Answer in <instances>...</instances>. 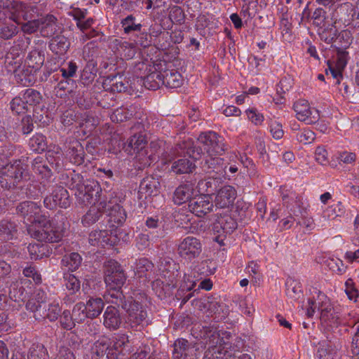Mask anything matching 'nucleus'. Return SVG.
<instances>
[{"instance_id": "10", "label": "nucleus", "mask_w": 359, "mask_h": 359, "mask_svg": "<svg viewBox=\"0 0 359 359\" xmlns=\"http://www.w3.org/2000/svg\"><path fill=\"white\" fill-rule=\"evenodd\" d=\"M124 309L127 313L126 323L128 327L135 330H141L144 326L148 325L147 312L142 304L133 301Z\"/></svg>"}, {"instance_id": "22", "label": "nucleus", "mask_w": 359, "mask_h": 359, "mask_svg": "<svg viewBox=\"0 0 359 359\" xmlns=\"http://www.w3.org/2000/svg\"><path fill=\"white\" fill-rule=\"evenodd\" d=\"M237 228L236 221L228 214L217 216L213 229L219 235L232 233Z\"/></svg>"}, {"instance_id": "34", "label": "nucleus", "mask_w": 359, "mask_h": 359, "mask_svg": "<svg viewBox=\"0 0 359 359\" xmlns=\"http://www.w3.org/2000/svg\"><path fill=\"white\" fill-rule=\"evenodd\" d=\"M104 306V302L101 298H90L85 304L88 318L91 319L97 318L101 313Z\"/></svg>"}, {"instance_id": "33", "label": "nucleus", "mask_w": 359, "mask_h": 359, "mask_svg": "<svg viewBox=\"0 0 359 359\" xmlns=\"http://www.w3.org/2000/svg\"><path fill=\"white\" fill-rule=\"evenodd\" d=\"M70 46V42L67 38L62 35L53 37L49 44L50 50L57 55L65 54Z\"/></svg>"}, {"instance_id": "26", "label": "nucleus", "mask_w": 359, "mask_h": 359, "mask_svg": "<svg viewBox=\"0 0 359 359\" xmlns=\"http://www.w3.org/2000/svg\"><path fill=\"white\" fill-rule=\"evenodd\" d=\"M209 156L201 165L203 170L207 173L215 172L217 174H222L225 172L226 165H224L223 158L219 157H212Z\"/></svg>"}, {"instance_id": "51", "label": "nucleus", "mask_w": 359, "mask_h": 359, "mask_svg": "<svg viewBox=\"0 0 359 359\" xmlns=\"http://www.w3.org/2000/svg\"><path fill=\"white\" fill-rule=\"evenodd\" d=\"M22 282L18 280H13L9 287V295L15 302L22 299L25 293V288L21 285Z\"/></svg>"}, {"instance_id": "50", "label": "nucleus", "mask_w": 359, "mask_h": 359, "mask_svg": "<svg viewBox=\"0 0 359 359\" xmlns=\"http://www.w3.org/2000/svg\"><path fill=\"white\" fill-rule=\"evenodd\" d=\"M62 264L68 267L69 271H74L80 266L82 258L77 252H72L69 255H66L62 260Z\"/></svg>"}, {"instance_id": "27", "label": "nucleus", "mask_w": 359, "mask_h": 359, "mask_svg": "<svg viewBox=\"0 0 359 359\" xmlns=\"http://www.w3.org/2000/svg\"><path fill=\"white\" fill-rule=\"evenodd\" d=\"M201 279L199 274L197 271L194 269L189 270L188 272H185L183 276V280L180 283V290L177 291L176 294L177 297H181L182 292L184 291L189 292L196 285V282Z\"/></svg>"}, {"instance_id": "3", "label": "nucleus", "mask_w": 359, "mask_h": 359, "mask_svg": "<svg viewBox=\"0 0 359 359\" xmlns=\"http://www.w3.org/2000/svg\"><path fill=\"white\" fill-rule=\"evenodd\" d=\"M149 73L144 77L143 84L149 90H156L161 86L176 88L184 82L181 74L175 69H170L171 64L165 60H157L149 65Z\"/></svg>"}, {"instance_id": "55", "label": "nucleus", "mask_w": 359, "mask_h": 359, "mask_svg": "<svg viewBox=\"0 0 359 359\" xmlns=\"http://www.w3.org/2000/svg\"><path fill=\"white\" fill-rule=\"evenodd\" d=\"M169 19L173 23L182 24L185 20V14L182 8L178 6H173L169 8Z\"/></svg>"}, {"instance_id": "2", "label": "nucleus", "mask_w": 359, "mask_h": 359, "mask_svg": "<svg viewBox=\"0 0 359 359\" xmlns=\"http://www.w3.org/2000/svg\"><path fill=\"white\" fill-rule=\"evenodd\" d=\"M202 153V148L194 146L193 141L189 138L179 142L175 147H168L167 150L161 154V158L165 163L172 162L170 171L175 175L189 174L196 169V165L187 158L175 159L184 155L197 160L201 158Z\"/></svg>"}, {"instance_id": "9", "label": "nucleus", "mask_w": 359, "mask_h": 359, "mask_svg": "<svg viewBox=\"0 0 359 359\" xmlns=\"http://www.w3.org/2000/svg\"><path fill=\"white\" fill-rule=\"evenodd\" d=\"M123 200L122 194L112 192L107 201L101 202L102 212L108 213L109 222L118 225L122 224L126 219V213L120 205Z\"/></svg>"}, {"instance_id": "19", "label": "nucleus", "mask_w": 359, "mask_h": 359, "mask_svg": "<svg viewBox=\"0 0 359 359\" xmlns=\"http://www.w3.org/2000/svg\"><path fill=\"white\" fill-rule=\"evenodd\" d=\"M103 86L106 90L122 93L126 92L130 88V83L123 75H110L104 80Z\"/></svg>"}, {"instance_id": "46", "label": "nucleus", "mask_w": 359, "mask_h": 359, "mask_svg": "<svg viewBox=\"0 0 359 359\" xmlns=\"http://www.w3.org/2000/svg\"><path fill=\"white\" fill-rule=\"evenodd\" d=\"M63 278L66 288L70 294H74L79 291L81 287L80 280L74 275L65 273Z\"/></svg>"}, {"instance_id": "18", "label": "nucleus", "mask_w": 359, "mask_h": 359, "mask_svg": "<svg viewBox=\"0 0 359 359\" xmlns=\"http://www.w3.org/2000/svg\"><path fill=\"white\" fill-rule=\"evenodd\" d=\"M237 196L236 189L230 185H224L215 194V205L218 208H229L232 206Z\"/></svg>"}, {"instance_id": "43", "label": "nucleus", "mask_w": 359, "mask_h": 359, "mask_svg": "<svg viewBox=\"0 0 359 359\" xmlns=\"http://www.w3.org/2000/svg\"><path fill=\"white\" fill-rule=\"evenodd\" d=\"M10 107L13 113L18 115L25 114L31 111L20 93L11 101Z\"/></svg>"}, {"instance_id": "23", "label": "nucleus", "mask_w": 359, "mask_h": 359, "mask_svg": "<svg viewBox=\"0 0 359 359\" xmlns=\"http://www.w3.org/2000/svg\"><path fill=\"white\" fill-rule=\"evenodd\" d=\"M194 184L187 182L178 186L173 194V202L177 205H182V203L192 199V196L194 192Z\"/></svg>"}, {"instance_id": "42", "label": "nucleus", "mask_w": 359, "mask_h": 359, "mask_svg": "<svg viewBox=\"0 0 359 359\" xmlns=\"http://www.w3.org/2000/svg\"><path fill=\"white\" fill-rule=\"evenodd\" d=\"M29 146L31 150L34 152H43L47 149L46 138L43 135L36 133L30 138Z\"/></svg>"}, {"instance_id": "36", "label": "nucleus", "mask_w": 359, "mask_h": 359, "mask_svg": "<svg viewBox=\"0 0 359 359\" xmlns=\"http://www.w3.org/2000/svg\"><path fill=\"white\" fill-rule=\"evenodd\" d=\"M156 180L151 176L144 177L141 181L139 187L140 198L144 197L146 198L147 196H151L156 190Z\"/></svg>"}, {"instance_id": "30", "label": "nucleus", "mask_w": 359, "mask_h": 359, "mask_svg": "<svg viewBox=\"0 0 359 359\" xmlns=\"http://www.w3.org/2000/svg\"><path fill=\"white\" fill-rule=\"evenodd\" d=\"M154 266L147 258L140 259L136 264L135 274L140 278H145L147 280L153 278V269Z\"/></svg>"}, {"instance_id": "44", "label": "nucleus", "mask_w": 359, "mask_h": 359, "mask_svg": "<svg viewBox=\"0 0 359 359\" xmlns=\"http://www.w3.org/2000/svg\"><path fill=\"white\" fill-rule=\"evenodd\" d=\"M286 294L290 298H297L302 293L300 283L292 278H288L285 282Z\"/></svg>"}, {"instance_id": "25", "label": "nucleus", "mask_w": 359, "mask_h": 359, "mask_svg": "<svg viewBox=\"0 0 359 359\" xmlns=\"http://www.w3.org/2000/svg\"><path fill=\"white\" fill-rule=\"evenodd\" d=\"M173 347V359H191L189 357L194 346L187 339H179L176 340Z\"/></svg>"}, {"instance_id": "49", "label": "nucleus", "mask_w": 359, "mask_h": 359, "mask_svg": "<svg viewBox=\"0 0 359 359\" xmlns=\"http://www.w3.org/2000/svg\"><path fill=\"white\" fill-rule=\"evenodd\" d=\"M72 316L75 323H83L88 318L85 304L83 302L76 304L73 307Z\"/></svg>"}, {"instance_id": "20", "label": "nucleus", "mask_w": 359, "mask_h": 359, "mask_svg": "<svg viewBox=\"0 0 359 359\" xmlns=\"http://www.w3.org/2000/svg\"><path fill=\"white\" fill-rule=\"evenodd\" d=\"M128 343H129V337L125 334H117L112 338H109L107 359H118L122 352V348Z\"/></svg>"}, {"instance_id": "8", "label": "nucleus", "mask_w": 359, "mask_h": 359, "mask_svg": "<svg viewBox=\"0 0 359 359\" xmlns=\"http://www.w3.org/2000/svg\"><path fill=\"white\" fill-rule=\"evenodd\" d=\"M198 143L209 156H220L227 149L224 138L215 132L201 133L198 137Z\"/></svg>"}, {"instance_id": "1", "label": "nucleus", "mask_w": 359, "mask_h": 359, "mask_svg": "<svg viewBox=\"0 0 359 359\" xmlns=\"http://www.w3.org/2000/svg\"><path fill=\"white\" fill-rule=\"evenodd\" d=\"M16 213L30 223L38 224L39 227L29 228L28 232L34 239L45 243H57L62 240L68 227L69 222L62 212H57L52 220L43 213L36 203L25 201L16 206Z\"/></svg>"}, {"instance_id": "48", "label": "nucleus", "mask_w": 359, "mask_h": 359, "mask_svg": "<svg viewBox=\"0 0 359 359\" xmlns=\"http://www.w3.org/2000/svg\"><path fill=\"white\" fill-rule=\"evenodd\" d=\"M108 232L104 231H94L89 234L88 241L91 245H104L107 244L109 238H107Z\"/></svg>"}, {"instance_id": "29", "label": "nucleus", "mask_w": 359, "mask_h": 359, "mask_svg": "<svg viewBox=\"0 0 359 359\" xmlns=\"http://www.w3.org/2000/svg\"><path fill=\"white\" fill-rule=\"evenodd\" d=\"M32 170L36 175L41 177V180L46 181H48L53 175L51 168L48 166L46 160L41 156H37L34 159Z\"/></svg>"}, {"instance_id": "63", "label": "nucleus", "mask_w": 359, "mask_h": 359, "mask_svg": "<svg viewBox=\"0 0 359 359\" xmlns=\"http://www.w3.org/2000/svg\"><path fill=\"white\" fill-rule=\"evenodd\" d=\"M77 70V66L73 61L69 62L66 66L60 69L63 79H69L74 77Z\"/></svg>"}, {"instance_id": "37", "label": "nucleus", "mask_w": 359, "mask_h": 359, "mask_svg": "<svg viewBox=\"0 0 359 359\" xmlns=\"http://www.w3.org/2000/svg\"><path fill=\"white\" fill-rule=\"evenodd\" d=\"M84 149L81 144L75 141L69 148V156L71 161L76 165H81L84 162Z\"/></svg>"}, {"instance_id": "41", "label": "nucleus", "mask_w": 359, "mask_h": 359, "mask_svg": "<svg viewBox=\"0 0 359 359\" xmlns=\"http://www.w3.org/2000/svg\"><path fill=\"white\" fill-rule=\"evenodd\" d=\"M102 208L101 203L99 207L92 206L82 217V224L84 226H90L99 220L102 216Z\"/></svg>"}, {"instance_id": "16", "label": "nucleus", "mask_w": 359, "mask_h": 359, "mask_svg": "<svg viewBox=\"0 0 359 359\" xmlns=\"http://www.w3.org/2000/svg\"><path fill=\"white\" fill-rule=\"evenodd\" d=\"M39 8L36 6L28 5L22 1L15 3L13 6V15L9 18L17 24H20L21 20H29L35 15H39Z\"/></svg>"}, {"instance_id": "6", "label": "nucleus", "mask_w": 359, "mask_h": 359, "mask_svg": "<svg viewBox=\"0 0 359 359\" xmlns=\"http://www.w3.org/2000/svg\"><path fill=\"white\" fill-rule=\"evenodd\" d=\"M26 166L20 160L15 161L13 163L6 165L0 175V184L6 189L17 187L27 176Z\"/></svg>"}, {"instance_id": "5", "label": "nucleus", "mask_w": 359, "mask_h": 359, "mask_svg": "<svg viewBox=\"0 0 359 359\" xmlns=\"http://www.w3.org/2000/svg\"><path fill=\"white\" fill-rule=\"evenodd\" d=\"M168 263L169 264L168 269L160 268L162 277L165 280L156 278L151 283L153 290L160 298L165 297L171 293V289L177 286V278L180 276L178 265L173 262L172 266L170 262ZM161 266H163L161 265Z\"/></svg>"}, {"instance_id": "56", "label": "nucleus", "mask_w": 359, "mask_h": 359, "mask_svg": "<svg viewBox=\"0 0 359 359\" xmlns=\"http://www.w3.org/2000/svg\"><path fill=\"white\" fill-rule=\"evenodd\" d=\"M147 144L144 135L139 134L133 135L128 140V147L134 151L142 150Z\"/></svg>"}, {"instance_id": "13", "label": "nucleus", "mask_w": 359, "mask_h": 359, "mask_svg": "<svg viewBox=\"0 0 359 359\" xmlns=\"http://www.w3.org/2000/svg\"><path fill=\"white\" fill-rule=\"evenodd\" d=\"M293 109L296 112V118L307 124L316 123L320 118L318 110L311 109L309 102L300 99L293 104Z\"/></svg>"}, {"instance_id": "24", "label": "nucleus", "mask_w": 359, "mask_h": 359, "mask_svg": "<svg viewBox=\"0 0 359 359\" xmlns=\"http://www.w3.org/2000/svg\"><path fill=\"white\" fill-rule=\"evenodd\" d=\"M34 72L26 65H19L14 69V77L17 83L23 86H29L34 84L36 78Z\"/></svg>"}, {"instance_id": "17", "label": "nucleus", "mask_w": 359, "mask_h": 359, "mask_svg": "<svg viewBox=\"0 0 359 359\" xmlns=\"http://www.w3.org/2000/svg\"><path fill=\"white\" fill-rule=\"evenodd\" d=\"M190 212L201 217L212 210L213 203L209 195L194 197L188 204Z\"/></svg>"}, {"instance_id": "57", "label": "nucleus", "mask_w": 359, "mask_h": 359, "mask_svg": "<svg viewBox=\"0 0 359 359\" xmlns=\"http://www.w3.org/2000/svg\"><path fill=\"white\" fill-rule=\"evenodd\" d=\"M338 30L336 27L332 25L330 27L324 29L320 34L321 40L327 43H332L337 40Z\"/></svg>"}, {"instance_id": "14", "label": "nucleus", "mask_w": 359, "mask_h": 359, "mask_svg": "<svg viewBox=\"0 0 359 359\" xmlns=\"http://www.w3.org/2000/svg\"><path fill=\"white\" fill-rule=\"evenodd\" d=\"M177 250L181 257L191 260L198 257L202 252V244L199 239L187 236L180 242Z\"/></svg>"}, {"instance_id": "62", "label": "nucleus", "mask_w": 359, "mask_h": 359, "mask_svg": "<svg viewBox=\"0 0 359 359\" xmlns=\"http://www.w3.org/2000/svg\"><path fill=\"white\" fill-rule=\"evenodd\" d=\"M217 332V328L213 326H204L201 330V337L208 339V344L210 346L211 342L215 340V337L219 339Z\"/></svg>"}, {"instance_id": "12", "label": "nucleus", "mask_w": 359, "mask_h": 359, "mask_svg": "<svg viewBox=\"0 0 359 359\" xmlns=\"http://www.w3.org/2000/svg\"><path fill=\"white\" fill-rule=\"evenodd\" d=\"M219 339L215 337V340L212 341L209 346L208 350L205 353V359L219 358L222 354H225L226 351L224 349L229 348L230 338L231 334L229 332L218 331Z\"/></svg>"}, {"instance_id": "58", "label": "nucleus", "mask_w": 359, "mask_h": 359, "mask_svg": "<svg viewBox=\"0 0 359 359\" xmlns=\"http://www.w3.org/2000/svg\"><path fill=\"white\" fill-rule=\"evenodd\" d=\"M50 165V168L55 171L60 172L62 169V161L60 156H55L53 151H48L45 159Z\"/></svg>"}, {"instance_id": "64", "label": "nucleus", "mask_w": 359, "mask_h": 359, "mask_svg": "<svg viewBox=\"0 0 359 359\" xmlns=\"http://www.w3.org/2000/svg\"><path fill=\"white\" fill-rule=\"evenodd\" d=\"M327 266L332 271L337 273H342L345 272L346 266L344 264L343 262L339 259H329L326 261Z\"/></svg>"}, {"instance_id": "39", "label": "nucleus", "mask_w": 359, "mask_h": 359, "mask_svg": "<svg viewBox=\"0 0 359 359\" xmlns=\"http://www.w3.org/2000/svg\"><path fill=\"white\" fill-rule=\"evenodd\" d=\"M20 94L30 110L37 104H40L42 100L41 93L33 88H27Z\"/></svg>"}, {"instance_id": "59", "label": "nucleus", "mask_w": 359, "mask_h": 359, "mask_svg": "<svg viewBox=\"0 0 359 359\" xmlns=\"http://www.w3.org/2000/svg\"><path fill=\"white\" fill-rule=\"evenodd\" d=\"M60 316V323L62 328L67 330H71L75 327L76 323L74 321L70 311L65 310Z\"/></svg>"}, {"instance_id": "15", "label": "nucleus", "mask_w": 359, "mask_h": 359, "mask_svg": "<svg viewBox=\"0 0 359 359\" xmlns=\"http://www.w3.org/2000/svg\"><path fill=\"white\" fill-rule=\"evenodd\" d=\"M70 203L69 192L62 187H56L52 194L47 196L43 200L44 206L49 210H53L57 206L67 208L70 205Z\"/></svg>"}, {"instance_id": "47", "label": "nucleus", "mask_w": 359, "mask_h": 359, "mask_svg": "<svg viewBox=\"0 0 359 359\" xmlns=\"http://www.w3.org/2000/svg\"><path fill=\"white\" fill-rule=\"evenodd\" d=\"M107 302L121 306L123 303L124 295L121 291V288H109L107 293L104 296Z\"/></svg>"}, {"instance_id": "45", "label": "nucleus", "mask_w": 359, "mask_h": 359, "mask_svg": "<svg viewBox=\"0 0 359 359\" xmlns=\"http://www.w3.org/2000/svg\"><path fill=\"white\" fill-rule=\"evenodd\" d=\"M122 27L125 34H130L133 32H140L142 25L137 23L135 18L133 15H129L121 21Z\"/></svg>"}, {"instance_id": "4", "label": "nucleus", "mask_w": 359, "mask_h": 359, "mask_svg": "<svg viewBox=\"0 0 359 359\" xmlns=\"http://www.w3.org/2000/svg\"><path fill=\"white\" fill-rule=\"evenodd\" d=\"M320 312L321 323L327 327H337L341 323L340 316L335 311L327 297L318 292L316 299H309L306 316L311 318L316 309Z\"/></svg>"}, {"instance_id": "11", "label": "nucleus", "mask_w": 359, "mask_h": 359, "mask_svg": "<svg viewBox=\"0 0 359 359\" xmlns=\"http://www.w3.org/2000/svg\"><path fill=\"white\" fill-rule=\"evenodd\" d=\"M104 282L109 288H122L126 276L121 264L110 259L104 263Z\"/></svg>"}, {"instance_id": "28", "label": "nucleus", "mask_w": 359, "mask_h": 359, "mask_svg": "<svg viewBox=\"0 0 359 359\" xmlns=\"http://www.w3.org/2000/svg\"><path fill=\"white\" fill-rule=\"evenodd\" d=\"M40 31L44 37H50L55 34L57 30V18L50 14L39 18Z\"/></svg>"}, {"instance_id": "21", "label": "nucleus", "mask_w": 359, "mask_h": 359, "mask_svg": "<svg viewBox=\"0 0 359 359\" xmlns=\"http://www.w3.org/2000/svg\"><path fill=\"white\" fill-rule=\"evenodd\" d=\"M122 323V318L119 310L114 306H109L103 314V325L109 330H118Z\"/></svg>"}, {"instance_id": "52", "label": "nucleus", "mask_w": 359, "mask_h": 359, "mask_svg": "<svg viewBox=\"0 0 359 359\" xmlns=\"http://www.w3.org/2000/svg\"><path fill=\"white\" fill-rule=\"evenodd\" d=\"M344 208L341 203L339 202L337 204L328 207L323 212V218L325 220H332L338 217H341L344 214Z\"/></svg>"}, {"instance_id": "38", "label": "nucleus", "mask_w": 359, "mask_h": 359, "mask_svg": "<svg viewBox=\"0 0 359 359\" xmlns=\"http://www.w3.org/2000/svg\"><path fill=\"white\" fill-rule=\"evenodd\" d=\"M30 258L34 260L41 259L49 255L48 246L44 244L33 243L27 247Z\"/></svg>"}, {"instance_id": "40", "label": "nucleus", "mask_w": 359, "mask_h": 359, "mask_svg": "<svg viewBox=\"0 0 359 359\" xmlns=\"http://www.w3.org/2000/svg\"><path fill=\"white\" fill-rule=\"evenodd\" d=\"M25 307L27 310L34 313V318L36 320L45 319L46 304L29 299L26 303Z\"/></svg>"}, {"instance_id": "32", "label": "nucleus", "mask_w": 359, "mask_h": 359, "mask_svg": "<svg viewBox=\"0 0 359 359\" xmlns=\"http://www.w3.org/2000/svg\"><path fill=\"white\" fill-rule=\"evenodd\" d=\"M114 43L118 52L126 59H132L135 55L137 52L135 43L121 39H115Z\"/></svg>"}, {"instance_id": "61", "label": "nucleus", "mask_w": 359, "mask_h": 359, "mask_svg": "<svg viewBox=\"0 0 359 359\" xmlns=\"http://www.w3.org/2000/svg\"><path fill=\"white\" fill-rule=\"evenodd\" d=\"M296 138L299 142L306 144L315 140L316 135L309 129H304L297 133Z\"/></svg>"}, {"instance_id": "31", "label": "nucleus", "mask_w": 359, "mask_h": 359, "mask_svg": "<svg viewBox=\"0 0 359 359\" xmlns=\"http://www.w3.org/2000/svg\"><path fill=\"white\" fill-rule=\"evenodd\" d=\"M17 225L7 219L0 221V241H8L13 239L17 234Z\"/></svg>"}, {"instance_id": "60", "label": "nucleus", "mask_w": 359, "mask_h": 359, "mask_svg": "<svg viewBox=\"0 0 359 359\" xmlns=\"http://www.w3.org/2000/svg\"><path fill=\"white\" fill-rule=\"evenodd\" d=\"M28 359H49L47 350L43 345H37L29 350Z\"/></svg>"}, {"instance_id": "54", "label": "nucleus", "mask_w": 359, "mask_h": 359, "mask_svg": "<svg viewBox=\"0 0 359 359\" xmlns=\"http://www.w3.org/2000/svg\"><path fill=\"white\" fill-rule=\"evenodd\" d=\"M109 338L106 337H102L97 340L93 348L92 351L94 353L97 355V357L102 356L104 354L107 357V351L109 350Z\"/></svg>"}, {"instance_id": "7", "label": "nucleus", "mask_w": 359, "mask_h": 359, "mask_svg": "<svg viewBox=\"0 0 359 359\" xmlns=\"http://www.w3.org/2000/svg\"><path fill=\"white\" fill-rule=\"evenodd\" d=\"M74 182H78L75 185L78 190L76 194L79 201L84 205L90 204L93 198L97 196L101 191V188L97 181L87 180L83 182V177L79 174H75L72 177Z\"/></svg>"}, {"instance_id": "35", "label": "nucleus", "mask_w": 359, "mask_h": 359, "mask_svg": "<svg viewBox=\"0 0 359 359\" xmlns=\"http://www.w3.org/2000/svg\"><path fill=\"white\" fill-rule=\"evenodd\" d=\"M44 62V55L39 51L34 50L31 51L25 60L27 67L32 69V71L36 73L43 65Z\"/></svg>"}, {"instance_id": "53", "label": "nucleus", "mask_w": 359, "mask_h": 359, "mask_svg": "<svg viewBox=\"0 0 359 359\" xmlns=\"http://www.w3.org/2000/svg\"><path fill=\"white\" fill-rule=\"evenodd\" d=\"M61 306L60 301L55 299L48 305V309H46L45 318H48L50 321H55L61 314Z\"/></svg>"}]
</instances>
